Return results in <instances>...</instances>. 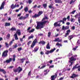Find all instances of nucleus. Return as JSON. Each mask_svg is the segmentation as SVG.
<instances>
[{"mask_svg": "<svg viewBox=\"0 0 80 80\" xmlns=\"http://www.w3.org/2000/svg\"><path fill=\"white\" fill-rule=\"evenodd\" d=\"M51 80H54L55 79V76L52 75L51 76Z\"/></svg>", "mask_w": 80, "mask_h": 80, "instance_id": "obj_34", "label": "nucleus"}, {"mask_svg": "<svg viewBox=\"0 0 80 80\" xmlns=\"http://www.w3.org/2000/svg\"><path fill=\"white\" fill-rule=\"evenodd\" d=\"M0 72H2L3 73V74H4L5 75V74L7 73V72H6V71H5V70L3 69H0Z\"/></svg>", "mask_w": 80, "mask_h": 80, "instance_id": "obj_14", "label": "nucleus"}, {"mask_svg": "<svg viewBox=\"0 0 80 80\" xmlns=\"http://www.w3.org/2000/svg\"><path fill=\"white\" fill-rule=\"evenodd\" d=\"M78 77V74H75V73H73L72 74V76L70 77V78L73 79L74 78Z\"/></svg>", "mask_w": 80, "mask_h": 80, "instance_id": "obj_8", "label": "nucleus"}, {"mask_svg": "<svg viewBox=\"0 0 80 80\" xmlns=\"http://www.w3.org/2000/svg\"><path fill=\"white\" fill-rule=\"evenodd\" d=\"M25 58H22V59H20V63H23V62H24V60H25Z\"/></svg>", "mask_w": 80, "mask_h": 80, "instance_id": "obj_23", "label": "nucleus"}, {"mask_svg": "<svg viewBox=\"0 0 80 80\" xmlns=\"http://www.w3.org/2000/svg\"><path fill=\"white\" fill-rule=\"evenodd\" d=\"M69 63H71V64L69 65V67H71V66H72L73 65V62H72V61H70V60L69 61Z\"/></svg>", "mask_w": 80, "mask_h": 80, "instance_id": "obj_25", "label": "nucleus"}, {"mask_svg": "<svg viewBox=\"0 0 80 80\" xmlns=\"http://www.w3.org/2000/svg\"><path fill=\"white\" fill-rule=\"evenodd\" d=\"M71 55H73V54L72 53H69L67 56L68 57H70Z\"/></svg>", "mask_w": 80, "mask_h": 80, "instance_id": "obj_41", "label": "nucleus"}, {"mask_svg": "<svg viewBox=\"0 0 80 80\" xmlns=\"http://www.w3.org/2000/svg\"><path fill=\"white\" fill-rule=\"evenodd\" d=\"M5 2L3 1L0 7V10H2V9H4V6H5Z\"/></svg>", "mask_w": 80, "mask_h": 80, "instance_id": "obj_10", "label": "nucleus"}, {"mask_svg": "<svg viewBox=\"0 0 80 80\" xmlns=\"http://www.w3.org/2000/svg\"><path fill=\"white\" fill-rule=\"evenodd\" d=\"M8 50H6L3 52L2 54V56L4 57H6L8 56Z\"/></svg>", "mask_w": 80, "mask_h": 80, "instance_id": "obj_7", "label": "nucleus"}, {"mask_svg": "<svg viewBox=\"0 0 80 80\" xmlns=\"http://www.w3.org/2000/svg\"><path fill=\"white\" fill-rule=\"evenodd\" d=\"M70 23L69 22H67L66 23V24H67V25H70Z\"/></svg>", "mask_w": 80, "mask_h": 80, "instance_id": "obj_63", "label": "nucleus"}, {"mask_svg": "<svg viewBox=\"0 0 80 80\" xmlns=\"http://www.w3.org/2000/svg\"><path fill=\"white\" fill-rule=\"evenodd\" d=\"M11 25V24H10V23L6 22L5 26V27H8V26H10Z\"/></svg>", "mask_w": 80, "mask_h": 80, "instance_id": "obj_22", "label": "nucleus"}, {"mask_svg": "<svg viewBox=\"0 0 80 80\" xmlns=\"http://www.w3.org/2000/svg\"><path fill=\"white\" fill-rule=\"evenodd\" d=\"M63 21H67V18H63Z\"/></svg>", "mask_w": 80, "mask_h": 80, "instance_id": "obj_53", "label": "nucleus"}, {"mask_svg": "<svg viewBox=\"0 0 80 80\" xmlns=\"http://www.w3.org/2000/svg\"><path fill=\"white\" fill-rule=\"evenodd\" d=\"M19 20H25L26 19V18H25V17H23V16H21V17L19 18Z\"/></svg>", "mask_w": 80, "mask_h": 80, "instance_id": "obj_27", "label": "nucleus"}, {"mask_svg": "<svg viewBox=\"0 0 80 80\" xmlns=\"http://www.w3.org/2000/svg\"><path fill=\"white\" fill-rule=\"evenodd\" d=\"M10 30L13 32V31H17V29L15 27H12L10 29Z\"/></svg>", "mask_w": 80, "mask_h": 80, "instance_id": "obj_17", "label": "nucleus"}, {"mask_svg": "<svg viewBox=\"0 0 80 80\" xmlns=\"http://www.w3.org/2000/svg\"><path fill=\"white\" fill-rule=\"evenodd\" d=\"M74 2H75V1H73V0H72L70 2V4H72V3H74Z\"/></svg>", "mask_w": 80, "mask_h": 80, "instance_id": "obj_52", "label": "nucleus"}, {"mask_svg": "<svg viewBox=\"0 0 80 80\" xmlns=\"http://www.w3.org/2000/svg\"><path fill=\"white\" fill-rule=\"evenodd\" d=\"M46 67V65L42 66L40 68V69H42Z\"/></svg>", "mask_w": 80, "mask_h": 80, "instance_id": "obj_43", "label": "nucleus"}, {"mask_svg": "<svg viewBox=\"0 0 80 80\" xmlns=\"http://www.w3.org/2000/svg\"><path fill=\"white\" fill-rule=\"evenodd\" d=\"M10 38V34H8L6 36V38L7 39H9V38Z\"/></svg>", "mask_w": 80, "mask_h": 80, "instance_id": "obj_32", "label": "nucleus"}, {"mask_svg": "<svg viewBox=\"0 0 80 80\" xmlns=\"http://www.w3.org/2000/svg\"><path fill=\"white\" fill-rule=\"evenodd\" d=\"M22 70V68H21L20 67H18V68H17L16 69H13V71L14 72H15V73H17V72H18V73H19L21 72Z\"/></svg>", "mask_w": 80, "mask_h": 80, "instance_id": "obj_2", "label": "nucleus"}, {"mask_svg": "<svg viewBox=\"0 0 80 80\" xmlns=\"http://www.w3.org/2000/svg\"><path fill=\"white\" fill-rule=\"evenodd\" d=\"M46 23H49L48 21L45 20L43 22H37V26L36 27V28L37 30L42 29L44 28V25H45Z\"/></svg>", "mask_w": 80, "mask_h": 80, "instance_id": "obj_1", "label": "nucleus"}, {"mask_svg": "<svg viewBox=\"0 0 80 80\" xmlns=\"http://www.w3.org/2000/svg\"><path fill=\"white\" fill-rule=\"evenodd\" d=\"M75 68H77L75 66H74L72 68V70H75Z\"/></svg>", "mask_w": 80, "mask_h": 80, "instance_id": "obj_56", "label": "nucleus"}, {"mask_svg": "<svg viewBox=\"0 0 80 80\" xmlns=\"http://www.w3.org/2000/svg\"><path fill=\"white\" fill-rule=\"evenodd\" d=\"M77 65H78V64H76L74 67H76V68H80V65L78 66L77 67Z\"/></svg>", "mask_w": 80, "mask_h": 80, "instance_id": "obj_37", "label": "nucleus"}, {"mask_svg": "<svg viewBox=\"0 0 80 80\" xmlns=\"http://www.w3.org/2000/svg\"><path fill=\"white\" fill-rule=\"evenodd\" d=\"M53 76H55V78H56L57 77V73H55V75H53Z\"/></svg>", "mask_w": 80, "mask_h": 80, "instance_id": "obj_54", "label": "nucleus"}, {"mask_svg": "<svg viewBox=\"0 0 80 80\" xmlns=\"http://www.w3.org/2000/svg\"><path fill=\"white\" fill-rule=\"evenodd\" d=\"M37 7V4H36L32 8H36Z\"/></svg>", "mask_w": 80, "mask_h": 80, "instance_id": "obj_58", "label": "nucleus"}, {"mask_svg": "<svg viewBox=\"0 0 80 80\" xmlns=\"http://www.w3.org/2000/svg\"><path fill=\"white\" fill-rule=\"evenodd\" d=\"M77 57V55H75L72 56L70 58V60L72 62L76 61L77 60V58H76Z\"/></svg>", "mask_w": 80, "mask_h": 80, "instance_id": "obj_6", "label": "nucleus"}, {"mask_svg": "<svg viewBox=\"0 0 80 80\" xmlns=\"http://www.w3.org/2000/svg\"><path fill=\"white\" fill-rule=\"evenodd\" d=\"M40 54H41V55H44V53L43 52V51H42V52H40Z\"/></svg>", "mask_w": 80, "mask_h": 80, "instance_id": "obj_61", "label": "nucleus"}, {"mask_svg": "<svg viewBox=\"0 0 80 80\" xmlns=\"http://www.w3.org/2000/svg\"><path fill=\"white\" fill-rule=\"evenodd\" d=\"M16 4H15L14 6V4H12L11 7V8H12V9H13V8H16Z\"/></svg>", "mask_w": 80, "mask_h": 80, "instance_id": "obj_20", "label": "nucleus"}, {"mask_svg": "<svg viewBox=\"0 0 80 80\" xmlns=\"http://www.w3.org/2000/svg\"><path fill=\"white\" fill-rule=\"evenodd\" d=\"M68 29H69V26H67L65 27L64 26H62V30H68Z\"/></svg>", "mask_w": 80, "mask_h": 80, "instance_id": "obj_11", "label": "nucleus"}, {"mask_svg": "<svg viewBox=\"0 0 80 80\" xmlns=\"http://www.w3.org/2000/svg\"><path fill=\"white\" fill-rule=\"evenodd\" d=\"M78 22H79V23H80V24L79 25V26H80V17H79L78 18Z\"/></svg>", "mask_w": 80, "mask_h": 80, "instance_id": "obj_46", "label": "nucleus"}, {"mask_svg": "<svg viewBox=\"0 0 80 80\" xmlns=\"http://www.w3.org/2000/svg\"><path fill=\"white\" fill-rule=\"evenodd\" d=\"M26 17H24V18H26H26H28V16H29V14H27L26 15Z\"/></svg>", "mask_w": 80, "mask_h": 80, "instance_id": "obj_45", "label": "nucleus"}, {"mask_svg": "<svg viewBox=\"0 0 80 80\" xmlns=\"http://www.w3.org/2000/svg\"><path fill=\"white\" fill-rule=\"evenodd\" d=\"M55 50H56V48H54L53 49H52L50 51L46 50V51L45 54L48 55L49 53H53Z\"/></svg>", "mask_w": 80, "mask_h": 80, "instance_id": "obj_4", "label": "nucleus"}, {"mask_svg": "<svg viewBox=\"0 0 80 80\" xmlns=\"http://www.w3.org/2000/svg\"><path fill=\"white\" fill-rule=\"evenodd\" d=\"M49 43H48L46 47V48H47V49H50V46H49Z\"/></svg>", "mask_w": 80, "mask_h": 80, "instance_id": "obj_26", "label": "nucleus"}, {"mask_svg": "<svg viewBox=\"0 0 80 80\" xmlns=\"http://www.w3.org/2000/svg\"><path fill=\"white\" fill-rule=\"evenodd\" d=\"M73 20H74V19L72 18H71V22H74V21H73Z\"/></svg>", "mask_w": 80, "mask_h": 80, "instance_id": "obj_47", "label": "nucleus"}, {"mask_svg": "<svg viewBox=\"0 0 80 80\" xmlns=\"http://www.w3.org/2000/svg\"><path fill=\"white\" fill-rule=\"evenodd\" d=\"M31 43H32V41H29V42L28 43L27 45L28 46H29V45L31 44Z\"/></svg>", "mask_w": 80, "mask_h": 80, "instance_id": "obj_40", "label": "nucleus"}, {"mask_svg": "<svg viewBox=\"0 0 80 80\" xmlns=\"http://www.w3.org/2000/svg\"><path fill=\"white\" fill-rule=\"evenodd\" d=\"M51 35V32H48V37H50Z\"/></svg>", "mask_w": 80, "mask_h": 80, "instance_id": "obj_44", "label": "nucleus"}, {"mask_svg": "<svg viewBox=\"0 0 80 80\" xmlns=\"http://www.w3.org/2000/svg\"><path fill=\"white\" fill-rule=\"evenodd\" d=\"M43 7L44 8H46L47 7V4H44L42 5Z\"/></svg>", "mask_w": 80, "mask_h": 80, "instance_id": "obj_33", "label": "nucleus"}, {"mask_svg": "<svg viewBox=\"0 0 80 80\" xmlns=\"http://www.w3.org/2000/svg\"><path fill=\"white\" fill-rule=\"evenodd\" d=\"M38 50V48L36 47L34 48V51L35 52H37Z\"/></svg>", "mask_w": 80, "mask_h": 80, "instance_id": "obj_36", "label": "nucleus"}, {"mask_svg": "<svg viewBox=\"0 0 80 80\" xmlns=\"http://www.w3.org/2000/svg\"><path fill=\"white\" fill-rule=\"evenodd\" d=\"M38 41H37V39L36 38L34 39V40L32 42V45L31 46V48H33L34 46L37 43Z\"/></svg>", "mask_w": 80, "mask_h": 80, "instance_id": "obj_5", "label": "nucleus"}, {"mask_svg": "<svg viewBox=\"0 0 80 80\" xmlns=\"http://www.w3.org/2000/svg\"><path fill=\"white\" fill-rule=\"evenodd\" d=\"M32 2V0H28V2H27V3H28L29 4H31Z\"/></svg>", "mask_w": 80, "mask_h": 80, "instance_id": "obj_31", "label": "nucleus"}, {"mask_svg": "<svg viewBox=\"0 0 80 80\" xmlns=\"http://www.w3.org/2000/svg\"><path fill=\"white\" fill-rule=\"evenodd\" d=\"M73 38V35L69 36L68 37V39L69 40H71Z\"/></svg>", "mask_w": 80, "mask_h": 80, "instance_id": "obj_18", "label": "nucleus"}, {"mask_svg": "<svg viewBox=\"0 0 80 80\" xmlns=\"http://www.w3.org/2000/svg\"><path fill=\"white\" fill-rule=\"evenodd\" d=\"M46 42H45L44 41H40L39 42V44H42V45H45V43Z\"/></svg>", "mask_w": 80, "mask_h": 80, "instance_id": "obj_21", "label": "nucleus"}, {"mask_svg": "<svg viewBox=\"0 0 80 80\" xmlns=\"http://www.w3.org/2000/svg\"><path fill=\"white\" fill-rule=\"evenodd\" d=\"M52 62H53V61L52 60H51L50 61H49V63H50V64H52Z\"/></svg>", "mask_w": 80, "mask_h": 80, "instance_id": "obj_62", "label": "nucleus"}, {"mask_svg": "<svg viewBox=\"0 0 80 80\" xmlns=\"http://www.w3.org/2000/svg\"><path fill=\"white\" fill-rule=\"evenodd\" d=\"M23 8V6H22L20 8H19V9H16L15 10L16 12H18L19 10H20L21 9H22Z\"/></svg>", "mask_w": 80, "mask_h": 80, "instance_id": "obj_24", "label": "nucleus"}, {"mask_svg": "<svg viewBox=\"0 0 80 80\" xmlns=\"http://www.w3.org/2000/svg\"><path fill=\"white\" fill-rule=\"evenodd\" d=\"M18 25H25V24H22V23H19L18 24Z\"/></svg>", "mask_w": 80, "mask_h": 80, "instance_id": "obj_51", "label": "nucleus"}, {"mask_svg": "<svg viewBox=\"0 0 80 80\" xmlns=\"http://www.w3.org/2000/svg\"><path fill=\"white\" fill-rule=\"evenodd\" d=\"M75 12H76V11L74 10L71 12V13L72 14H74V13H75Z\"/></svg>", "mask_w": 80, "mask_h": 80, "instance_id": "obj_48", "label": "nucleus"}, {"mask_svg": "<svg viewBox=\"0 0 80 80\" xmlns=\"http://www.w3.org/2000/svg\"><path fill=\"white\" fill-rule=\"evenodd\" d=\"M56 45L57 46H60V47H62V44L61 43H59L58 42L57 44H56Z\"/></svg>", "mask_w": 80, "mask_h": 80, "instance_id": "obj_35", "label": "nucleus"}, {"mask_svg": "<svg viewBox=\"0 0 80 80\" xmlns=\"http://www.w3.org/2000/svg\"><path fill=\"white\" fill-rule=\"evenodd\" d=\"M14 36H15V38L16 40H18V36H17V34L15 33L14 34Z\"/></svg>", "mask_w": 80, "mask_h": 80, "instance_id": "obj_19", "label": "nucleus"}, {"mask_svg": "<svg viewBox=\"0 0 80 80\" xmlns=\"http://www.w3.org/2000/svg\"><path fill=\"white\" fill-rule=\"evenodd\" d=\"M33 37H33V36H29L28 37V40H30V39H31V38H33Z\"/></svg>", "mask_w": 80, "mask_h": 80, "instance_id": "obj_38", "label": "nucleus"}, {"mask_svg": "<svg viewBox=\"0 0 80 80\" xmlns=\"http://www.w3.org/2000/svg\"><path fill=\"white\" fill-rule=\"evenodd\" d=\"M53 67H54V65H52V66H50L49 67V68H53Z\"/></svg>", "mask_w": 80, "mask_h": 80, "instance_id": "obj_55", "label": "nucleus"}, {"mask_svg": "<svg viewBox=\"0 0 80 80\" xmlns=\"http://www.w3.org/2000/svg\"><path fill=\"white\" fill-rule=\"evenodd\" d=\"M22 50V49L21 47H20V48H18V50L19 52H20V51H21V50Z\"/></svg>", "mask_w": 80, "mask_h": 80, "instance_id": "obj_39", "label": "nucleus"}, {"mask_svg": "<svg viewBox=\"0 0 80 80\" xmlns=\"http://www.w3.org/2000/svg\"><path fill=\"white\" fill-rule=\"evenodd\" d=\"M43 13V12L42 11H39L38 12V14H35L34 15H33L32 16V18H37V17H39Z\"/></svg>", "mask_w": 80, "mask_h": 80, "instance_id": "obj_3", "label": "nucleus"}, {"mask_svg": "<svg viewBox=\"0 0 80 80\" xmlns=\"http://www.w3.org/2000/svg\"><path fill=\"white\" fill-rule=\"evenodd\" d=\"M72 30H74L75 29V26H72V28H71Z\"/></svg>", "mask_w": 80, "mask_h": 80, "instance_id": "obj_49", "label": "nucleus"}, {"mask_svg": "<svg viewBox=\"0 0 80 80\" xmlns=\"http://www.w3.org/2000/svg\"><path fill=\"white\" fill-rule=\"evenodd\" d=\"M12 61V58H9V59L7 60L6 61L3 62L4 63H9Z\"/></svg>", "mask_w": 80, "mask_h": 80, "instance_id": "obj_9", "label": "nucleus"}, {"mask_svg": "<svg viewBox=\"0 0 80 80\" xmlns=\"http://www.w3.org/2000/svg\"><path fill=\"white\" fill-rule=\"evenodd\" d=\"M66 18L68 19V20H69V19H70V16H68Z\"/></svg>", "mask_w": 80, "mask_h": 80, "instance_id": "obj_60", "label": "nucleus"}, {"mask_svg": "<svg viewBox=\"0 0 80 80\" xmlns=\"http://www.w3.org/2000/svg\"><path fill=\"white\" fill-rule=\"evenodd\" d=\"M12 43H13V42L11 41L9 42V45H11Z\"/></svg>", "mask_w": 80, "mask_h": 80, "instance_id": "obj_59", "label": "nucleus"}, {"mask_svg": "<svg viewBox=\"0 0 80 80\" xmlns=\"http://www.w3.org/2000/svg\"><path fill=\"white\" fill-rule=\"evenodd\" d=\"M16 33V34L17 33L18 35L19 36H20V35H21V31H20V30L18 29Z\"/></svg>", "mask_w": 80, "mask_h": 80, "instance_id": "obj_15", "label": "nucleus"}, {"mask_svg": "<svg viewBox=\"0 0 80 80\" xmlns=\"http://www.w3.org/2000/svg\"><path fill=\"white\" fill-rule=\"evenodd\" d=\"M71 31H70V30L69 29L67 31V33H66L64 37H67V36L68 35H69V33H70V32Z\"/></svg>", "mask_w": 80, "mask_h": 80, "instance_id": "obj_13", "label": "nucleus"}, {"mask_svg": "<svg viewBox=\"0 0 80 80\" xmlns=\"http://www.w3.org/2000/svg\"><path fill=\"white\" fill-rule=\"evenodd\" d=\"M9 50L10 51V52H12V49L11 48H9Z\"/></svg>", "mask_w": 80, "mask_h": 80, "instance_id": "obj_57", "label": "nucleus"}, {"mask_svg": "<svg viewBox=\"0 0 80 80\" xmlns=\"http://www.w3.org/2000/svg\"><path fill=\"white\" fill-rule=\"evenodd\" d=\"M25 12H27L28 10V8L27 7H26L24 9Z\"/></svg>", "mask_w": 80, "mask_h": 80, "instance_id": "obj_29", "label": "nucleus"}, {"mask_svg": "<svg viewBox=\"0 0 80 80\" xmlns=\"http://www.w3.org/2000/svg\"><path fill=\"white\" fill-rule=\"evenodd\" d=\"M6 47H7V48H8L9 46L8 45V44L7 42L5 43Z\"/></svg>", "mask_w": 80, "mask_h": 80, "instance_id": "obj_42", "label": "nucleus"}, {"mask_svg": "<svg viewBox=\"0 0 80 80\" xmlns=\"http://www.w3.org/2000/svg\"><path fill=\"white\" fill-rule=\"evenodd\" d=\"M62 41V39H60L59 38L55 39V40H54V42H61Z\"/></svg>", "mask_w": 80, "mask_h": 80, "instance_id": "obj_12", "label": "nucleus"}, {"mask_svg": "<svg viewBox=\"0 0 80 80\" xmlns=\"http://www.w3.org/2000/svg\"><path fill=\"white\" fill-rule=\"evenodd\" d=\"M18 47V45H17V44H15V45H14L13 46V48H17Z\"/></svg>", "mask_w": 80, "mask_h": 80, "instance_id": "obj_28", "label": "nucleus"}, {"mask_svg": "<svg viewBox=\"0 0 80 80\" xmlns=\"http://www.w3.org/2000/svg\"><path fill=\"white\" fill-rule=\"evenodd\" d=\"M13 66H10L9 67V68H10V69L13 68Z\"/></svg>", "mask_w": 80, "mask_h": 80, "instance_id": "obj_64", "label": "nucleus"}, {"mask_svg": "<svg viewBox=\"0 0 80 80\" xmlns=\"http://www.w3.org/2000/svg\"><path fill=\"white\" fill-rule=\"evenodd\" d=\"M35 31V29H32L28 31L29 33H32Z\"/></svg>", "mask_w": 80, "mask_h": 80, "instance_id": "obj_30", "label": "nucleus"}, {"mask_svg": "<svg viewBox=\"0 0 80 80\" xmlns=\"http://www.w3.org/2000/svg\"><path fill=\"white\" fill-rule=\"evenodd\" d=\"M57 23H58V22H55L54 24V26H56V27H57Z\"/></svg>", "mask_w": 80, "mask_h": 80, "instance_id": "obj_50", "label": "nucleus"}, {"mask_svg": "<svg viewBox=\"0 0 80 80\" xmlns=\"http://www.w3.org/2000/svg\"><path fill=\"white\" fill-rule=\"evenodd\" d=\"M54 2L55 3H62V1L61 0H55Z\"/></svg>", "mask_w": 80, "mask_h": 80, "instance_id": "obj_16", "label": "nucleus"}]
</instances>
